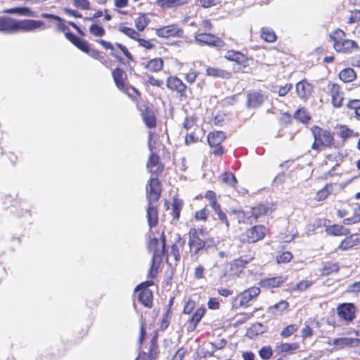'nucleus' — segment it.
Segmentation results:
<instances>
[{"label":"nucleus","mask_w":360,"mask_h":360,"mask_svg":"<svg viewBox=\"0 0 360 360\" xmlns=\"http://www.w3.org/2000/svg\"><path fill=\"white\" fill-rule=\"evenodd\" d=\"M44 22L41 20H17L9 16L0 15V32L1 33L30 32L37 29H44Z\"/></svg>","instance_id":"f257e3e1"},{"label":"nucleus","mask_w":360,"mask_h":360,"mask_svg":"<svg viewBox=\"0 0 360 360\" xmlns=\"http://www.w3.org/2000/svg\"><path fill=\"white\" fill-rule=\"evenodd\" d=\"M152 231L148 233L149 240L148 243V249L150 252H153L152 264L149 270L148 276L151 278L155 277L158 265L162 261V255L165 253L166 239L164 233H162L161 237V248H158L159 240L155 237H151Z\"/></svg>","instance_id":"f03ea898"},{"label":"nucleus","mask_w":360,"mask_h":360,"mask_svg":"<svg viewBox=\"0 0 360 360\" xmlns=\"http://www.w3.org/2000/svg\"><path fill=\"white\" fill-rule=\"evenodd\" d=\"M311 132L314 139L312 148L314 150H320L321 147H330L334 141L332 134L319 127H314Z\"/></svg>","instance_id":"7ed1b4c3"},{"label":"nucleus","mask_w":360,"mask_h":360,"mask_svg":"<svg viewBox=\"0 0 360 360\" xmlns=\"http://www.w3.org/2000/svg\"><path fill=\"white\" fill-rule=\"evenodd\" d=\"M153 132L150 131L148 136V146L149 150L151 151V153L147 163V168L152 174H155L158 176L162 172L163 166L160 163L158 155L153 152V149L155 145V142L153 143Z\"/></svg>","instance_id":"20e7f679"},{"label":"nucleus","mask_w":360,"mask_h":360,"mask_svg":"<svg viewBox=\"0 0 360 360\" xmlns=\"http://www.w3.org/2000/svg\"><path fill=\"white\" fill-rule=\"evenodd\" d=\"M260 292L259 288L252 287L240 293L234 300L233 306L236 308L248 307L249 302Z\"/></svg>","instance_id":"39448f33"},{"label":"nucleus","mask_w":360,"mask_h":360,"mask_svg":"<svg viewBox=\"0 0 360 360\" xmlns=\"http://www.w3.org/2000/svg\"><path fill=\"white\" fill-rule=\"evenodd\" d=\"M151 284V282L146 281L138 285L134 291L139 292V301L146 307H151L153 303V293L148 286Z\"/></svg>","instance_id":"423d86ee"},{"label":"nucleus","mask_w":360,"mask_h":360,"mask_svg":"<svg viewBox=\"0 0 360 360\" xmlns=\"http://www.w3.org/2000/svg\"><path fill=\"white\" fill-rule=\"evenodd\" d=\"M265 236V227L264 226H255L248 229L240 236L244 243H253L262 240Z\"/></svg>","instance_id":"0eeeda50"},{"label":"nucleus","mask_w":360,"mask_h":360,"mask_svg":"<svg viewBox=\"0 0 360 360\" xmlns=\"http://www.w3.org/2000/svg\"><path fill=\"white\" fill-rule=\"evenodd\" d=\"M148 202H157L161 195L160 182L157 176H152L146 186Z\"/></svg>","instance_id":"6e6552de"},{"label":"nucleus","mask_w":360,"mask_h":360,"mask_svg":"<svg viewBox=\"0 0 360 360\" xmlns=\"http://www.w3.org/2000/svg\"><path fill=\"white\" fill-rule=\"evenodd\" d=\"M194 37L197 42L211 47L221 48L224 46V42L221 39L210 33L196 34Z\"/></svg>","instance_id":"1a4fd4ad"},{"label":"nucleus","mask_w":360,"mask_h":360,"mask_svg":"<svg viewBox=\"0 0 360 360\" xmlns=\"http://www.w3.org/2000/svg\"><path fill=\"white\" fill-rule=\"evenodd\" d=\"M184 32L179 25L176 24L169 25L167 26L162 27L156 30V34L159 37L168 38V37H181Z\"/></svg>","instance_id":"9d476101"},{"label":"nucleus","mask_w":360,"mask_h":360,"mask_svg":"<svg viewBox=\"0 0 360 360\" xmlns=\"http://www.w3.org/2000/svg\"><path fill=\"white\" fill-rule=\"evenodd\" d=\"M188 244L191 252L195 255L198 254L200 250H202L205 246V242L200 238L199 233L195 229L190 230Z\"/></svg>","instance_id":"9b49d317"},{"label":"nucleus","mask_w":360,"mask_h":360,"mask_svg":"<svg viewBox=\"0 0 360 360\" xmlns=\"http://www.w3.org/2000/svg\"><path fill=\"white\" fill-rule=\"evenodd\" d=\"M338 314L340 319L346 321H351L354 319V305L351 303L342 304L338 307Z\"/></svg>","instance_id":"f8f14e48"},{"label":"nucleus","mask_w":360,"mask_h":360,"mask_svg":"<svg viewBox=\"0 0 360 360\" xmlns=\"http://www.w3.org/2000/svg\"><path fill=\"white\" fill-rule=\"evenodd\" d=\"M360 344L359 338H339L333 340V345L337 349H343L345 347H355Z\"/></svg>","instance_id":"ddd939ff"},{"label":"nucleus","mask_w":360,"mask_h":360,"mask_svg":"<svg viewBox=\"0 0 360 360\" xmlns=\"http://www.w3.org/2000/svg\"><path fill=\"white\" fill-rule=\"evenodd\" d=\"M312 90L313 86L306 80H302L296 84L297 94L303 100H307L310 96Z\"/></svg>","instance_id":"4468645a"},{"label":"nucleus","mask_w":360,"mask_h":360,"mask_svg":"<svg viewBox=\"0 0 360 360\" xmlns=\"http://www.w3.org/2000/svg\"><path fill=\"white\" fill-rule=\"evenodd\" d=\"M359 245H360V234H352L349 236L346 237L341 242L338 248L345 251Z\"/></svg>","instance_id":"2eb2a0df"},{"label":"nucleus","mask_w":360,"mask_h":360,"mask_svg":"<svg viewBox=\"0 0 360 360\" xmlns=\"http://www.w3.org/2000/svg\"><path fill=\"white\" fill-rule=\"evenodd\" d=\"M335 50L338 52L346 53L351 52L354 49H357L358 46L356 41L349 39H345L340 42H336L333 44Z\"/></svg>","instance_id":"dca6fc26"},{"label":"nucleus","mask_w":360,"mask_h":360,"mask_svg":"<svg viewBox=\"0 0 360 360\" xmlns=\"http://www.w3.org/2000/svg\"><path fill=\"white\" fill-rule=\"evenodd\" d=\"M264 96L260 92H250L248 94L247 106L248 108H258L264 103Z\"/></svg>","instance_id":"f3484780"},{"label":"nucleus","mask_w":360,"mask_h":360,"mask_svg":"<svg viewBox=\"0 0 360 360\" xmlns=\"http://www.w3.org/2000/svg\"><path fill=\"white\" fill-rule=\"evenodd\" d=\"M167 86L172 90L176 91L180 96H183L186 89V84L177 77H169L167 81Z\"/></svg>","instance_id":"a211bd4d"},{"label":"nucleus","mask_w":360,"mask_h":360,"mask_svg":"<svg viewBox=\"0 0 360 360\" xmlns=\"http://www.w3.org/2000/svg\"><path fill=\"white\" fill-rule=\"evenodd\" d=\"M147 220L150 228L157 226L158 222V213L157 206L154 202H148Z\"/></svg>","instance_id":"6ab92c4d"},{"label":"nucleus","mask_w":360,"mask_h":360,"mask_svg":"<svg viewBox=\"0 0 360 360\" xmlns=\"http://www.w3.org/2000/svg\"><path fill=\"white\" fill-rule=\"evenodd\" d=\"M191 0H156L155 4L162 9L172 8L188 4Z\"/></svg>","instance_id":"aec40b11"},{"label":"nucleus","mask_w":360,"mask_h":360,"mask_svg":"<svg viewBox=\"0 0 360 360\" xmlns=\"http://www.w3.org/2000/svg\"><path fill=\"white\" fill-rule=\"evenodd\" d=\"M158 346L156 344V338L153 337L150 342V353L146 354L144 352H140L136 360H153L155 359L158 354Z\"/></svg>","instance_id":"412c9836"},{"label":"nucleus","mask_w":360,"mask_h":360,"mask_svg":"<svg viewBox=\"0 0 360 360\" xmlns=\"http://www.w3.org/2000/svg\"><path fill=\"white\" fill-rule=\"evenodd\" d=\"M112 77L117 87L120 91H125L124 77L126 76L125 72L121 68H117L113 70Z\"/></svg>","instance_id":"4be33fe9"},{"label":"nucleus","mask_w":360,"mask_h":360,"mask_svg":"<svg viewBox=\"0 0 360 360\" xmlns=\"http://www.w3.org/2000/svg\"><path fill=\"white\" fill-rule=\"evenodd\" d=\"M330 91L333 106L335 108L340 107L343 98L340 91V86L336 84H332L330 85Z\"/></svg>","instance_id":"5701e85b"},{"label":"nucleus","mask_w":360,"mask_h":360,"mask_svg":"<svg viewBox=\"0 0 360 360\" xmlns=\"http://www.w3.org/2000/svg\"><path fill=\"white\" fill-rule=\"evenodd\" d=\"M4 13L7 14H16L21 16L35 17L36 13L28 7H15L5 9Z\"/></svg>","instance_id":"b1692460"},{"label":"nucleus","mask_w":360,"mask_h":360,"mask_svg":"<svg viewBox=\"0 0 360 360\" xmlns=\"http://www.w3.org/2000/svg\"><path fill=\"white\" fill-rule=\"evenodd\" d=\"M299 348V344L292 343H281L275 347V352L277 354H292Z\"/></svg>","instance_id":"393cba45"},{"label":"nucleus","mask_w":360,"mask_h":360,"mask_svg":"<svg viewBox=\"0 0 360 360\" xmlns=\"http://www.w3.org/2000/svg\"><path fill=\"white\" fill-rule=\"evenodd\" d=\"M254 257L251 255L242 256L238 259L233 260L230 264L232 270L236 269L238 271L241 270L253 259Z\"/></svg>","instance_id":"a878e982"},{"label":"nucleus","mask_w":360,"mask_h":360,"mask_svg":"<svg viewBox=\"0 0 360 360\" xmlns=\"http://www.w3.org/2000/svg\"><path fill=\"white\" fill-rule=\"evenodd\" d=\"M206 74L212 77H220L223 79H229L231 77V73L230 72L213 67H208L206 69Z\"/></svg>","instance_id":"bb28decb"},{"label":"nucleus","mask_w":360,"mask_h":360,"mask_svg":"<svg viewBox=\"0 0 360 360\" xmlns=\"http://www.w3.org/2000/svg\"><path fill=\"white\" fill-rule=\"evenodd\" d=\"M225 138L226 136L223 131H215L208 134L207 141L210 147L218 146Z\"/></svg>","instance_id":"cd10ccee"},{"label":"nucleus","mask_w":360,"mask_h":360,"mask_svg":"<svg viewBox=\"0 0 360 360\" xmlns=\"http://www.w3.org/2000/svg\"><path fill=\"white\" fill-rule=\"evenodd\" d=\"M225 58L230 61L236 62L238 64H243L246 62L247 58L240 51L229 50L228 51L225 56Z\"/></svg>","instance_id":"c85d7f7f"},{"label":"nucleus","mask_w":360,"mask_h":360,"mask_svg":"<svg viewBox=\"0 0 360 360\" xmlns=\"http://www.w3.org/2000/svg\"><path fill=\"white\" fill-rule=\"evenodd\" d=\"M272 212L271 207L266 205L260 204L256 207H254L251 210V217L255 219H258L262 216L266 215Z\"/></svg>","instance_id":"c756f323"},{"label":"nucleus","mask_w":360,"mask_h":360,"mask_svg":"<svg viewBox=\"0 0 360 360\" xmlns=\"http://www.w3.org/2000/svg\"><path fill=\"white\" fill-rule=\"evenodd\" d=\"M326 233L331 236H347L349 230L342 225L334 224L326 229Z\"/></svg>","instance_id":"7c9ffc66"},{"label":"nucleus","mask_w":360,"mask_h":360,"mask_svg":"<svg viewBox=\"0 0 360 360\" xmlns=\"http://www.w3.org/2000/svg\"><path fill=\"white\" fill-rule=\"evenodd\" d=\"M205 313V309L198 308L192 316L189 319L188 330H193L197 324L200 322Z\"/></svg>","instance_id":"2f4dec72"},{"label":"nucleus","mask_w":360,"mask_h":360,"mask_svg":"<svg viewBox=\"0 0 360 360\" xmlns=\"http://www.w3.org/2000/svg\"><path fill=\"white\" fill-rule=\"evenodd\" d=\"M285 279L282 276H276L264 279L261 281V285L265 288H277L280 286Z\"/></svg>","instance_id":"473e14b6"},{"label":"nucleus","mask_w":360,"mask_h":360,"mask_svg":"<svg viewBox=\"0 0 360 360\" xmlns=\"http://www.w3.org/2000/svg\"><path fill=\"white\" fill-rule=\"evenodd\" d=\"M142 117L144 123L148 128H154L156 126V117L155 116L154 112L149 110L146 109L142 113Z\"/></svg>","instance_id":"72a5a7b5"},{"label":"nucleus","mask_w":360,"mask_h":360,"mask_svg":"<svg viewBox=\"0 0 360 360\" xmlns=\"http://www.w3.org/2000/svg\"><path fill=\"white\" fill-rule=\"evenodd\" d=\"M184 240L179 237L174 244L172 245L171 248V255H172L176 262L181 259L180 249L184 245Z\"/></svg>","instance_id":"f704fd0d"},{"label":"nucleus","mask_w":360,"mask_h":360,"mask_svg":"<svg viewBox=\"0 0 360 360\" xmlns=\"http://www.w3.org/2000/svg\"><path fill=\"white\" fill-rule=\"evenodd\" d=\"M356 72L352 68H348L342 70L339 73L340 79L344 82H352L356 78Z\"/></svg>","instance_id":"c9c22d12"},{"label":"nucleus","mask_w":360,"mask_h":360,"mask_svg":"<svg viewBox=\"0 0 360 360\" xmlns=\"http://www.w3.org/2000/svg\"><path fill=\"white\" fill-rule=\"evenodd\" d=\"M339 271V265L335 262H326L321 269L323 276H328L333 273H337Z\"/></svg>","instance_id":"e433bc0d"},{"label":"nucleus","mask_w":360,"mask_h":360,"mask_svg":"<svg viewBox=\"0 0 360 360\" xmlns=\"http://www.w3.org/2000/svg\"><path fill=\"white\" fill-rule=\"evenodd\" d=\"M261 37L266 41L272 43L276 40V35L273 30L269 27H262Z\"/></svg>","instance_id":"4c0bfd02"},{"label":"nucleus","mask_w":360,"mask_h":360,"mask_svg":"<svg viewBox=\"0 0 360 360\" xmlns=\"http://www.w3.org/2000/svg\"><path fill=\"white\" fill-rule=\"evenodd\" d=\"M146 68L152 72L160 71L163 68V60L160 58H154L148 63Z\"/></svg>","instance_id":"58836bf2"},{"label":"nucleus","mask_w":360,"mask_h":360,"mask_svg":"<svg viewBox=\"0 0 360 360\" xmlns=\"http://www.w3.org/2000/svg\"><path fill=\"white\" fill-rule=\"evenodd\" d=\"M333 186L330 184H326L322 189L316 193L315 199L317 201L324 200L331 193Z\"/></svg>","instance_id":"ea45409f"},{"label":"nucleus","mask_w":360,"mask_h":360,"mask_svg":"<svg viewBox=\"0 0 360 360\" xmlns=\"http://www.w3.org/2000/svg\"><path fill=\"white\" fill-rule=\"evenodd\" d=\"M183 206L182 200L178 198H174L172 204V214L173 216V219H178L180 216L181 210Z\"/></svg>","instance_id":"a19ab883"},{"label":"nucleus","mask_w":360,"mask_h":360,"mask_svg":"<svg viewBox=\"0 0 360 360\" xmlns=\"http://www.w3.org/2000/svg\"><path fill=\"white\" fill-rule=\"evenodd\" d=\"M313 283L314 282L312 281L304 280L292 286L291 289L292 291L303 292L309 288L313 285Z\"/></svg>","instance_id":"79ce46f5"},{"label":"nucleus","mask_w":360,"mask_h":360,"mask_svg":"<svg viewBox=\"0 0 360 360\" xmlns=\"http://www.w3.org/2000/svg\"><path fill=\"white\" fill-rule=\"evenodd\" d=\"M345 33L342 30L338 29L330 34V41L333 42V44L336 42H340L341 41L345 40Z\"/></svg>","instance_id":"37998d69"},{"label":"nucleus","mask_w":360,"mask_h":360,"mask_svg":"<svg viewBox=\"0 0 360 360\" xmlns=\"http://www.w3.org/2000/svg\"><path fill=\"white\" fill-rule=\"evenodd\" d=\"M119 30L128 36L129 37L137 40L138 37L140 36L139 34L134 29L127 27H120Z\"/></svg>","instance_id":"c03bdc74"},{"label":"nucleus","mask_w":360,"mask_h":360,"mask_svg":"<svg viewBox=\"0 0 360 360\" xmlns=\"http://www.w3.org/2000/svg\"><path fill=\"white\" fill-rule=\"evenodd\" d=\"M89 32L95 37H103L105 34L103 27L97 24H93L90 26Z\"/></svg>","instance_id":"a18cd8bd"},{"label":"nucleus","mask_w":360,"mask_h":360,"mask_svg":"<svg viewBox=\"0 0 360 360\" xmlns=\"http://www.w3.org/2000/svg\"><path fill=\"white\" fill-rule=\"evenodd\" d=\"M259 355L264 360L269 359L273 355V350L270 346L262 347L259 350Z\"/></svg>","instance_id":"49530a36"},{"label":"nucleus","mask_w":360,"mask_h":360,"mask_svg":"<svg viewBox=\"0 0 360 360\" xmlns=\"http://www.w3.org/2000/svg\"><path fill=\"white\" fill-rule=\"evenodd\" d=\"M172 312L169 309H167L164 314L163 318L161 320L160 328L162 330H165L167 328L170 323V319Z\"/></svg>","instance_id":"de8ad7c7"},{"label":"nucleus","mask_w":360,"mask_h":360,"mask_svg":"<svg viewBox=\"0 0 360 360\" xmlns=\"http://www.w3.org/2000/svg\"><path fill=\"white\" fill-rule=\"evenodd\" d=\"M148 22L149 20L144 15H141L135 20L136 27L139 31L141 32L148 25Z\"/></svg>","instance_id":"09e8293b"},{"label":"nucleus","mask_w":360,"mask_h":360,"mask_svg":"<svg viewBox=\"0 0 360 360\" xmlns=\"http://www.w3.org/2000/svg\"><path fill=\"white\" fill-rule=\"evenodd\" d=\"M297 330V326L295 324H291L286 326L281 333V336L283 338H288L292 335Z\"/></svg>","instance_id":"8fccbe9b"},{"label":"nucleus","mask_w":360,"mask_h":360,"mask_svg":"<svg viewBox=\"0 0 360 360\" xmlns=\"http://www.w3.org/2000/svg\"><path fill=\"white\" fill-rule=\"evenodd\" d=\"M222 181L231 186H234L236 183V178L233 174L231 172H225L221 176Z\"/></svg>","instance_id":"3c124183"},{"label":"nucleus","mask_w":360,"mask_h":360,"mask_svg":"<svg viewBox=\"0 0 360 360\" xmlns=\"http://www.w3.org/2000/svg\"><path fill=\"white\" fill-rule=\"evenodd\" d=\"M295 117L303 123L307 122L310 119L309 114L302 109H300L296 111Z\"/></svg>","instance_id":"603ef678"},{"label":"nucleus","mask_w":360,"mask_h":360,"mask_svg":"<svg viewBox=\"0 0 360 360\" xmlns=\"http://www.w3.org/2000/svg\"><path fill=\"white\" fill-rule=\"evenodd\" d=\"M292 258V255L290 252H284L282 254L278 255L276 257V261L278 263H288Z\"/></svg>","instance_id":"864d4df0"},{"label":"nucleus","mask_w":360,"mask_h":360,"mask_svg":"<svg viewBox=\"0 0 360 360\" xmlns=\"http://www.w3.org/2000/svg\"><path fill=\"white\" fill-rule=\"evenodd\" d=\"M72 4L74 6L83 10L90 8V2L88 0H72Z\"/></svg>","instance_id":"5fc2aeb1"},{"label":"nucleus","mask_w":360,"mask_h":360,"mask_svg":"<svg viewBox=\"0 0 360 360\" xmlns=\"http://www.w3.org/2000/svg\"><path fill=\"white\" fill-rule=\"evenodd\" d=\"M199 75L198 72L191 70L189 72L185 75V79L189 84H193L195 82L196 77Z\"/></svg>","instance_id":"6e6d98bb"},{"label":"nucleus","mask_w":360,"mask_h":360,"mask_svg":"<svg viewBox=\"0 0 360 360\" xmlns=\"http://www.w3.org/2000/svg\"><path fill=\"white\" fill-rule=\"evenodd\" d=\"M352 133V131H351L349 129L347 128L345 126H342L338 132V135L344 139L349 137Z\"/></svg>","instance_id":"4d7b16f0"},{"label":"nucleus","mask_w":360,"mask_h":360,"mask_svg":"<svg viewBox=\"0 0 360 360\" xmlns=\"http://www.w3.org/2000/svg\"><path fill=\"white\" fill-rule=\"evenodd\" d=\"M219 3V0H199L200 5L203 8H210Z\"/></svg>","instance_id":"13d9d810"},{"label":"nucleus","mask_w":360,"mask_h":360,"mask_svg":"<svg viewBox=\"0 0 360 360\" xmlns=\"http://www.w3.org/2000/svg\"><path fill=\"white\" fill-rule=\"evenodd\" d=\"M195 217L197 220L205 221L207 218V210L203 208L195 212Z\"/></svg>","instance_id":"bf43d9fd"},{"label":"nucleus","mask_w":360,"mask_h":360,"mask_svg":"<svg viewBox=\"0 0 360 360\" xmlns=\"http://www.w3.org/2000/svg\"><path fill=\"white\" fill-rule=\"evenodd\" d=\"M359 21H360V10H355L352 12L349 18L348 23L352 24Z\"/></svg>","instance_id":"052dcab7"},{"label":"nucleus","mask_w":360,"mask_h":360,"mask_svg":"<svg viewBox=\"0 0 360 360\" xmlns=\"http://www.w3.org/2000/svg\"><path fill=\"white\" fill-rule=\"evenodd\" d=\"M205 268L202 265L200 264L195 268L194 276L197 279L204 278Z\"/></svg>","instance_id":"680f3d73"},{"label":"nucleus","mask_w":360,"mask_h":360,"mask_svg":"<svg viewBox=\"0 0 360 360\" xmlns=\"http://www.w3.org/2000/svg\"><path fill=\"white\" fill-rule=\"evenodd\" d=\"M65 37L75 46L77 45V43L82 39L81 38L77 37L75 34L69 32L65 33Z\"/></svg>","instance_id":"e2e57ef3"},{"label":"nucleus","mask_w":360,"mask_h":360,"mask_svg":"<svg viewBox=\"0 0 360 360\" xmlns=\"http://www.w3.org/2000/svg\"><path fill=\"white\" fill-rule=\"evenodd\" d=\"M86 53L94 59L101 60L103 59V56L97 50L89 49Z\"/></svg>","instance_id":"0e129e2a"},{"label":"nucleus","mask_w":360,"mask_h":360,"mask_svg":"<svg viewBox=\"0 0 360 360\" xmlns=\"http://www.w3.org/2000/svg\"><path fill=\"white\" fill-rule=\"evenodd\" d=\"M137 41L139 46L144 47L146 49H152L154 47V44H153L150 41L141 39L139 37H138Z\"/></svg>","instance_id":"69168bd1"},{"label":"nucleus","mask_w":360,"mask_h":360,"mask_svg":"<svg viewBox=\"0 0 360 360\" xmlns=\"http://www.w3.org/2000/svg\"><path fill=\"white\" fill-rule=\"evenodd\" d=\"M75 46L84 53H86L90 48L89 43L82 39L77 43V45H75Z\"/></svg>","instance_id":"338daca9"},{"label":"nucleus","mask_w":360,"mask_h":360,"mask_svg":"<svg viewBox=\"0 0 360 360\" xmlns=\"http://www.w3.org/2000/svg\"><path fill=\"white\" fill-rule=\"evenodd\" d=\"M292 88V85L291 84H287L283 86H281L278 89V95L280 96H285Z\"/></svg>","instance_id":"774afa93"}]
</instances>
